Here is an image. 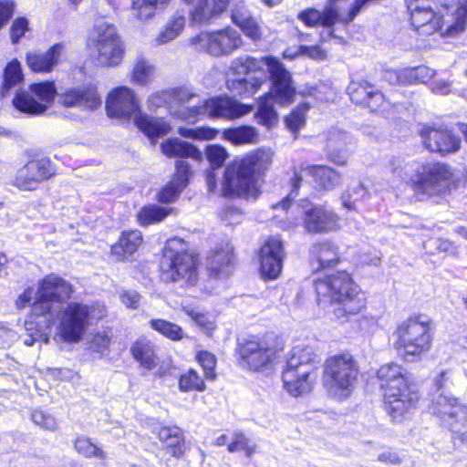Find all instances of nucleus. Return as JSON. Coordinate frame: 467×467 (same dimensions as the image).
<instances>
[{
  "mask_svg": "<svg viewBox=\"0 0 467 467\" xmlns=\"http://www.w3.org/2000/svg\"><path fill=\"white\" fill-rule=\"evenodd\" d=\"M142 243V234L138 230L123 232L119 241L111 246V254L117 260L132 255Z\"/></svg>",
  "mask_w": 467,
  "mask_h": 467,
  "instance_id": "34",
  "label": "nucleus"
},
{
  "mask_svg": "<svg viewBox=\"0 0 467 467\" xmlns=\"http://www.w3.org/2000/svg\"><path fill=\"white\" fill-rule=\"evenodd\" d=\"M272 162L270 150H257L228 165L224 171L222 192L224 196L256 198L259 194L258 175Z\"/></svg>",
  "mask_w": 467,
  "mask_h": 467,
  "instance_id": "5",
  "label": "nucleus"
},
{
  "mask_svg": "<svg viewBox=\"0 0 467 467\" xmlns=\"http://www.w3.org/2000/svg\"><path fill=\"white\" fill-rule=\"evenodd\" d=\"M297 56H305L316 60H324L327 57V53L318 46H299L295 52H292L291 49H286L284 52V57L287 58L293 59Z\"/></svg>",
  "mask_w": 467,
  "mask_h": 467,
  "instance_id": "53",
  "label": "nucleus"
},
{
  "mask_svg": "<svg viewBox=\"0 0 467 467\" xmlns=\"http://www.w3.org/2000/svg\"><path fill=\"white\" fill-rule=\"evenodd\" d=\"M158 437L172 456L179 458L184 453V437L178 427H162L158 432Z\"/></svg>",
  "mask_w": 467,
  "mask_h": 467,
  "instance_id": "36",
  "label": "nucleus"
},
{
  "mask_svg": "<svg viewBox=\"0 0 467 467\" xmlns=\"http://www.w3.org/2000/svg\"><path fill=\"white\" fill-rule=\"evenodd\" d=\"M392 187L410 186L415 193L434 196L445 192L451 182L449 167L437 161H405L393 158L389 163Z\"/></svg>",
  "mask_w": 467,
  "mask_h": 467,
  "instance_id": "2",
  "label": "nucleus"
},
{
  "mask_svg": "<svg viewBox=\"0 0 467 467\" xmlns=\"http://www.w3.org/2000/svg\"><path fill=\"white\" fill-rule=\"evenodd\" d=\"M263 67H266L269 73L271 94L277 104L286 106L293 103L296 88L292 76L284 65L273 57H264L260 59L240 57L232 60L226 81L228 89L243 97L254 96L267 79Z\"/></svg>",
  "mask_w": 467,
  "mask_h": 467,
  "instance_id": "1",
  "label": "nucleus"
},
{
  "mask_svg": "<svg viewBox=\"0 0 467 467\" xmlns=\"http://www.w3.org/2000/svg\"><path fill=\"white\" fill-rule=\"evenodd\" d=\"M182 310L190 317L200 327L206 331H212L215 327L214 317L209 313L202 312L197 307L192 306H183Z\"/></svg>",
  "mask_w": 467,
  "mask_h": 467,
  "instance_id": "47",
  "label": "nucleus"
},
{
  "mask_svg": "<svg viewBox=\"0 0 467 467\" xmlns=\"http://www.w3.org/2000/svg\"><path fill=\"white\" fill-rule=\"evenodd\" d=\"M230 0H196L191 10L192 21L195 24H210L223 14Z\"/></svg>",
  "mask_w": 467,
  "mask_h": 467,
  "instance_id": "27",
  "label": "nucleus"
},
{
  "mask_svg": "<svg viewBox=\"0 0 467 467\" xmlns=\"http://www.w3.org/2000/svg\"><path fill=\"white\" fill-rule=\"evenodd\" d=\"M23 80L24 75L21 64L17 59H14L5 67L3 83L0 88L1 97H7L11 89L22 83Z\"/></svg>",
  "mask_w": 467,
  "mask_h": 467,
  "instance_id": "38",
  "label": "nucleus"
},
{
  "mask_svg": "<svg viewBox=\"0 0 467 467\" xmlns=\"http://www.w3.org/2000/svg\"><path fill=\"white\" fill-rule=\"evenodd\" d=\"M161 279L166 283H181L192 286L197 283L196 257L187 252V244L174 237L166 242L161 262Z\"/></svg>",
  "mask_w": 467,
  "mask_h": 467,
  "instance_id": "13",
  "label": "nucleus"
},
{
  "mask_svg": "<svg viewBox=\"0 0 467 467\" xmlns=\"http://www.w3.org/2000/svg\"><path fill=\"white\" fill-rule=\"evenodd\" d=\"M377 376L384 391L385 409L393 422L410 420L419 401V393L409 383L407 371L400 365L381 366Z\"/></svg>",
  "mask_w": 467,
  "mask_h": 467,
  "instance_id": "4",
  "label": "nucleus"
},
{
  "mask_svg": "<svg viewBox=\"0 0 467 467\" xmlns=\"http://www.w3.org/2000/svg\"><path fill=\"white\" fill-rule=\"evenodd\" d=\"M308 109L307 103H301L285 118V124L291 131L297 132L305 125Z\"/></svg>",
  "mask_w": 467,
  "mask_h": 467,
  "instance_id": "51",
  "label": "nucleus"
},
{
  "mask_svg": "<svg viewBox=\"0 0 467 467\" xmlns=\"http://www.w3.org/2000/svg\"><path fill=\"white\" fill-rule=\"evenodd\" d=\"M185 25V13L176 11L169 17L162 29L156 36L154 39L155 44L158 46L165 45L176 39L183 31Z\"/></svg>",
  "mask_w": 467,
  "mask_h": 467,
  "instance_id": "35",
  "label": "nucleus"
},
{
  "mask_svg": "<svg viewBox=\"0 0 467 467\" xmlns=\"http://www.w3.org/2000/svg\"><path fill=\"white\" fill-rule=\"evenodd\" d=\"M109 343L110 337L109 332H99L91 339L89 348L93 352L99 354L100 357H105L109 355Z\"/></svg>",
  "mask_w": 467,
  "mask_h": 467,
  "instance_id": "57",
  "label": "nucleus"
},
{
  "mask_svg": "<svg viewBox=\"0 0 467 467\" xmlns=\"http://www.w3.org/2000/svg\"><path fill=\"white\" fill-rule=\"evenodd\" d=\"M171 209L158 205H149L143 207L138 213L140 224L147 226L157 223L164 220L170 213Z\"/></svg>",
  "mask_w": 467,
  "mask_h": 467,
  "instance_id": "45",
  "label": "nucleus"
},
{
  "mask_svg": "<svg viewBox=\"0 0 467 467\" xmlns=\"http://www.w3.org/2000/svg\"><path fill=\"white\" fill-rule=\"evenodd\" d=\"M228 156L227 150L220 145H209L205 149V157L213 168L222 167Z\"/></svg>",
  "mask_w": 467,
  "mask_h": 467,
  "instance_id": "56",
  "label": "nucleus"
},
{
  "mask_svg": "<svg viewBox=\"0 0 467 467\" xmlns=\"http://www.w3.org/2000/svg\"><path fill=\"white\" fill-rule=\"evenodd\" d=\"M233 246L225 242L215 246L207 258V267L214 277L227 276L232 270Z\"/></svg>",
  "mask_w": 467,
  "mask_h": 467,
  "instance_id": "28",
  "label": "nucleus"
},
{
  "mask_svg": "<svg viewBox=\"0 0 467 467\" xmlns=\"http://www.w3.org/2000/svg\"><path fill=\"white\" fill-rule=\"evenodd\" d=\"M57 88L53 81L36 82L16 90L12 104L29 116L43 115L54 103Z\"/></svg>",
  "mask_w": 467,
  "mask_h": 467,
  "instance_id": "18",
  "label": "nucleus"
},
{
  "mask_svg": "<svg viewBox=\"0 0 467 467\" xmlns=\"http://www.w3.org/2000/svg\"><path fill=\"white\" fill-rule=\"evenodd\" d=\"M424 146L432 152L442 155L457 151L461 140L447 129L423 126L420 131Z\"/></svg>",
  "mask_w": 467,
  "mask_h": 467,
  "instance_id": "23",
  "label": "nucleus"
},
{
  "mask_svg": "<svg viewBox=\"0 0 467 467\" xmlns=\"http://www.w3.org/2000/svg\"><path fill=\"white\" fill-rule=\"evenodd\" d=\"M228 451H243L247 457H251L255 450V444L252 443L242 432H235L232 441L228 444Z\"/></svg>",
  "mask_w": 467,
  "mask_h": 467,
  "instance_id": "55",
  "label": "nucleus"
},
{
  "mask_svg": "<svg viewBox=\"0 0 467 467\" xmlns=\"http://www.w3.org/2000/svg\"><path fill=\"white\" fill-rule=\"evenodd\" d=\"M368 195L367 189L361 182H357L348 187V189L342 194L341 200L343 206L351 211L356 210L357 202L364 201Z\"/></svg>",
  "mask_w": 467,
  "mask_h": 467,
  "instance_id": "46",
  "label": "nucleus"
},
{
  "mask_svg": "<svg viewBox=\"0 0 467 467\" xmlns=\"http://www.w3.org/2000/svg\"><path fill=\"white\" fill-rule=\"evenodd\" d=\"M365 105H367L371 111L380 112L387 117H389L391 109L395 107L386 100L384 95L377 90L376 88H374L373 92Z\"/></svg>",
  "mask_w": 467,
  "mask_h": 467,
  "instance_id": "52",
  "label": "nucleus"
},
{
  "mask_svg": "<svg viewBox=\"0 0 467 467\" xmlns=\"http://www.w3.org/2000/svg\"><path fill=\"white\" fill-rule=\"evenodd\" d=\"M358 375V366L352 355L338 354L326 360L323 383L329 395L344 400L353 392Z\"/></svg>",
  "mask_w": 467,
  "mask_h": 467,
  "instance_id": "14",
  "label": "nucleus"
},
{
  "mask_svg": "<svg viewBox=\"0 0 467 467\" xmlns=\"http://www.w3.org/2000/svg\"><path fill=\"white\" fill-rule=\"evenodd\" d=\"M374 88V86L366 81L351 82L348 87V93L353 102L365 105L373 92Z\"/></svg>",
  "mask_w": 467,
  "mask_h": 467,
  "instance_id": "49",
  "label": "nucleus"
},
{
  "mask_svg": "<svg viewBox=\"0 0 467 467\" xmlns=\"http://www.w3.org/2000/svg\"><path fill=\"white\" fill-rule=\"evenodd\" d=\"M435 75V70L427 66H418L413 67L404 68L398 72L389 71L386 78L389 80L395 78L397 82L402 84H417L426 83L431 79Z\"/></svg>",
  "mask_w": 467,
  "mask_h": 467,
  "instance_id": "33",
  "label": "nucleus"
},
{
  "mask_svg": "<svg viewBox=\"0 0 467 467\" xmlns=\"http://www.w3.org/2000/svg\"><path fill=\"white\" fill-rule=\"evenodd\" d=\"M301 178L295 173L293 182V190L288 197L284 199L281 202L273 205V209L276 210L281 208L284 211H288L292 207V212L285 222H281V227L285 230H291L298 226L301 222L304 223V227L308 233H327L334 231L338 226V217L337 214L325 207L314 206L307 204L300 207L298 204H291V195L296 196V191L299 187V181Z\"/></svg>",
  "mask_w": 467,
  "mask_h": 467,
  "instance_id": "9",
  "label": "nucleus"
},
{
  "mask_svg": "<svg viewBox=\"0 0 467 467\" xmlns=\"http://www.w3.org/2000/svg\"><path fill=\"white\" fill-rule=\"evenodd\" d=\"M337 0H329L328 5L322 12L315 8H307L301 11L297 18L307 26H316L321 25L325 27H332L336 21L342 22V18L346 16H340L338 7L335 5Z\"/></svg>",
  "mask_w": 467,
  "mask_h": 467,
  "instance_id": "26",
  "label": "nucleus"
},
{
  "mask_svg": "<svg viewBox=\"0 0 467 467\" xmlns=\"http://www.w3.org/2000/svg\"><path fill=\"white\" fill-rule=\"evenodd\" d=\"M223 137L235 145L251 144L257 141L258 132L254 127L241 126L225 130Z\"/></svg>",
  "mask_w": 467,
  "mask_h": 467,
  "instance_id": "43",
  "label": "nucleus"
},
{
  "mask_svg": "<svg viewBox=\"0 0 467 467\" xmlns=\"http://www.w3.org/2000/svg\"><path fill=\"white\" fill-rule=\"evenodd\" d=\"M238 27L243 31V33L249 37L250 39L256 41L262 37V28L258 22V20L251 16L246 21L242 23Z\"/></svg>",
  "mask_w": 467,
  "mask_h": 467,
  "instance_id": "62",
  "label": "nucleus"
},
{
  "mask_svg": "<svg viewBox=\"0 0 467 467\" xmlns=\"http://www.w3.org/2000/svg\"><path fill=\"white\" fill-rule=\"evenodd\" d=\"M355 147L354 139L339 130H329L326 137L325 150L331 161L345 165Z\"/></svg>",
  "mask_w": 467,
  "mask_h": 467,
  "instance_id": "25",
  "label": "nucleus"
},
{
  "mask_svg": "<svg viewBox=\"0 0 467 467\" xmlns=\"http://www.w3.org/2000/svg\"><path fill=\"white\" fill-rule=\"evenodd\" d=\"M29 31L28 20L26 17L16 18L10 27V37L14 44L19 42L22 36Z\"/></svg>",
  "mask_w": 467,
  "mask_h": 467,
  "instance_id": "63",
  "label": "nucleus"
},
{
  "mask_svg": "<svg viewBox=\"0 0 467 467\" xmlns=\"http://www.w3.org/2000/svg\"><path fill=\"white\" fill-rule=\"evenodd\" d=\"M407 6L412 26L417 30L424 28L426 34L441 31L444 36H455L465 29L467 9L463 6L452 14L446 11V15L434 13L427 0H408Z\"/></svg>",
  "mask_w": 467,
  "mask_h": 467,
  "instance_id": "11",
  "label": "nucleus"
},
{
  "mask_svg": "<svg viewBox=\"0 0 467 467\" xmlns=\"http://www.w3.org/2000/svg\"><path fill=\"white\" fill-rule=\"evenodd\" d=\"M74 292L73 286L62 277L50 274L38 282L37 290L28 288L16 300L18 308L32 305L36 315L53 316L67 304Z\"/></svg>",
  "mask_w": 467,
  "mask_h": 467,
  "instance_id": "7",
  "label": "nucleus"
},
{
  "mask_svg": "<svg viewBox=\"0 0 467 467\" xmlns=\"http://www.w3.org/2000/svg\"><path fill=\"white\" fill-rule=\"evenodd\" d=\"M317 303L333 307V316L340 323L351 321L366 307L367 297L346 271L337 272L315 282Z\"/></svg>",
  "mask_w": 467,
  "mask_h": 467,
  "instance_id": "3",
  "label": "nucleus"
},
{
  "mask_svg": "<svg viewBox=\"0 0 467 467\" xmlns=\"http://www.w3.org/2000/svg\"><path fill=\"white\" fill-rule=\"evenodd\" d=\"M431 413L443 421L462 442L467 443V407L443 392L437 393L429 407Z\"/></svg>",
  "mask_w": 467,
  "mask_h": 467,
  "instance_id": "20",
  "label": "nucleus"
},
{
  "mask_svg": "<svg viewBox=\"0 0 467 467\" xmlns=\"http://www.w3.org/2000/svg\"><path fill=\"white\" fill-rule=\"evenodd\" d=\"M196 50L202 51L214 57H228L239 49L243 36L232 26L213 31H202L189 39Z\"/></svg>",
  "mask_w": 467,
  "mask_h": 467,
  "instance_id": "17",
  "label": "nucleus"
},
{
  "mask_svg": "<svg viewBox=\"0 0 467 467\" xmlns=\"http://www.w3.org/2000/svg\"><path fill=\"white\" fill-rule=\"evenodd\" d=\"M65 45L57 43L45 53L32 51L26 55V63L34 72H50L59 62Z\"/></svg>",
  "mask_w": 467,
  "mask_h": 467,
  "instance_id": "29",
  "label": "nucleus"
},
{
  "mask_svg": "<svg viewBox=\"0 0 467 467\" xmlns=\"http://www.w3.org/2000/svg\"><path fill=\"white\" fill-rule=\"evenodd\" d=\"M183 189L184 187H181L179 183L171 180L160 191L158 200L164 203L172 202L178 198Z\"/></svg>",
  "mask_w": 467,
  "mask_h": 467,
  "instance_id": "60",
  "label": "nucleus"
},
{
  "mask_svg": "<svg viewBox=\"0 0 467 467\" xmlns=\"http://www.w3.org/2000/svg\"><path fill=\"white\" fill-rule=\"evenodd\" d=\"M179 388L184 392L193 390L203 391L205 389V383L196 370L189 369L181 376Z\"/></svg>",
  "mask_w": 467,
  "mask_h": 467,
  "instance_id": "50",
  "label": "nucleus"
},
{
  "mask_svg": "<svg viewBox=\"0 0 467 467\" xmlns=\"http://www.w3.org/2000/svg\"><path fill=\"white\" fill-rule=\"evenodd\" d=\"M155 347L150 341L138 340L131 348L133 358L147 370L153 369L158 363Z\"/></svg>",
  "mask_w": 467,
  "mask_h": 467,
  "instance_id": "37",
  "label": "nucleus"
},
{
  "mask_svg": "<svg viewBox=\"0 0 467 467\" xmlns=\"http://www.w3.org/2000/svg\"><path fill=\"white\" fill-rule=\"evenodd\" d=\"M32 420L35 424L47 431H54L58 427V423L56 418L50 413L42 410H35L33 411Z\"/></svg>",
  "mask_w": 467,
  "mask_h": 467,
  "instance_id": "58",
  "label": "nucleus"
},
{
  "mask_svg": "<svg viewBox=\"0 0 467 467\" xmlns=\"http://www.w3.org/2000/svg\"><path fill=\"white\" fill-rule=\"evenodd\" d=\"M252 109L251 105L243 104L231 97L223 96L199 101L198 105L193 106L192 109L183 108L180 116L182 120L192 122L201 116L234 120L248 114Z\"/></svg>",
  "mask_w": 467,
  "mask_h": 467,
  "instance_id": "16",
  "label": "nucleus"
},
{
  "mask_svg": "<svg viewBox=\"0 0 467 467\" xmlns=\"http://www.w3.org/2000/svg\"><path fill=\"white\" fill-rule=\"evenodd\" d=\"M272 99L277 103L270 90L259 99L258 109L255 113L257 122L267 128L272 127L277 120V114L274 109Z\"/></svg>",
  "mask_w": 467,
  "mask_h": 467,
  "instance_id": "42",
  "label": "nucleus"
},
{
  "mask_svg": "<svg viewBox=\"0 0 467 467\" xmlns=\"http://www.w3.org/2000/svg\"><path fill=\"white\" fill-rule=\"evenodd\" d=\"M91 57L101 67H116L124 56V45L116 26L103 19L97 20L88 36Z\"/></svg>",
  "mask_w": 467,
  "mask_h": 467,
  "instance_id": "15",
  "label": "nucleus"
},
{
  "mask_svg": "<svg viewBox=\"0 0 467 467\" xmlns=\"http://www.w3.org/2000/svg\"><path fill=\"white\" fill-rule=\"evenodd\" d=\"M56 174V167L47 157H36L16 169L8 183L23 192H34Z\"/></svg>",
  "mask_w": 467,
  "mask_h": 467,
  "instance_id": "21",
  "label": "nucleus"
},
{
  "mask_svg": "<svg viewBox=\"0 0 467 467\" xmlns=\"http://www.w3.org/2000/svg\"><path fill=\"white\" fill-rule=\"evenodd\" d=\"M312 175L317 184L325 189H333L341 182V177L334 169L326 166H311L306 169Z\"/></svg>",
  "mask_w": 467,
  "mask_h": 467,
  "instance_id": "39",
  "label": "nucleus"
},
{
  "mask_svg": "<svg viewBox=\"0 0 467 467\" xmlns=\"http://www.w3.org/2000/svg\"><path fill=\"white\" fill-rule=\"evenodd\" d=\"M105 315V308L88 306L80 302H70L57 309L47 321L56 327V337L64 343L79 342L92 320L99 319Z\"/></svg>",
  "mask_w": 467,
  "mask_h": 467,
  "instance_id": "8",
  "label": "nucleus"
},
{
  "mask_svg": "<svg viewBox=\"0 0 467 467\" xmlns=\"http://www.w3.org/2000/svg\"><path fill=\"white\" fill-rule=\"evenodd\" d=\"M239 364L251 371L270 368L279 358V350L266 336H251L238 347Z\"/></svg>",
  "mask_w": 467,
  "mask_h": 467,
  "instance_id": "19",
  "label": "nucleus"
},
{
  "mask_svg": "<svg viewBox=\"0 0 467 467\" xmlns=\"http://www.w3.org/2000/svg\"><path fill=\"white\" fill-rule=\"evenodd\" d=\"M73 445L75 451L84 458L100 461L108 458V453L85 435H78L73 441Z\"/></svg>",
  "mask_w": 467,
  "mask_h": 467,
  "instance_id": "40",
  "label": "nucleus"
},
{
  "mask_svg": "<svg viewBox=\"0 0 467 467\" xmlns=\"http://www.w3.org/2000/svg\"><path fill=\"white\" fill-rule=\"evenodd\" d=\"M191 174V167L187 161L182 160L176 161V172L172 181L179 183L181 187L185 188L189 182Z\"/></svg>",
  "mask_w": 467,
  "mask_h": 467,
  "instance_id": "64",
  "label": "nucleus"
},
{
  "mask_svg": "<svg viewBox=\"0 0 467 467\" xmlns=\"http://www.w3.org/2000/svg\"><path fill=\"white\" fill-rule=\"evenodd\" d=\"M149 325L151 329L172 341H178L183 337L182 328L175 323L157 318L151 319Z\"/></svg>",
  "mask_w": 467,
  "mask_h": 467,
  "instance_id": "44",
  "label": "nucleus"
},
{
  "mask_svg": "<svg viewBox=\"0 0 467 467\" xmlns=\"http://www.w3.org/2000/svg\"><path fill=\"white\" fill-rule=\"evenodd\" d=\"M197 360L202 367L207 379H214L216 377L214 368L216 365V358L208 351H200L197 354Z\"/></svg>",
  "mask_w": 467,
  "mask_h": 467,
  "instance_id": "59",
  "label": "nucleus"
},
{
  "mask_svg": "<svg viewBox=\"0 0 467 467\" xmlns=\"http://www.w3.org/2000/svg\"><path fill=\"white\" fill-rule=\"evenodd\" d=\"M178 133L183 138L209 140L217 136L218 130L210 127H198L195 129L182 127L178 130Z\"/></svg>",
  "mask_w": 467,
  "mask_h": 467,
  "instance_id": "54",
  "label": "nucleus"
},
{
  "mask_svg": "<svg viewBox=\"0 0 467 467\" xmlns=\"http://www.w3.org/2000/svg\"><path fill=\"white\" fill-rule=\"evenodd\" d=\"M161 152L170 158H192L200 161L202 158V151L190 142L179 138H171L161 144Z\"/></svg>",
  "mask_w": 467,
  "mask_h": 467,
  "instance_id": "31",
  "label": "nucleus"
},
{
  "mask_svg": "<svg viewBox=\"0 0 467 467\" xmlns=\"http://www.w3.org/2000/svg\"><path fill=\"white\" fill-rule=\"evenodd\" d=\"M285 250L278 237L268 238L259 252L260 272L264 278L275 279L283 269Z\"/></svg>",
  "mask_w": 467,
  "mask_h": 467,
  "instance_id": "22",
  "label": "nucleus"
},
{
  "mask_svg": "<svg viewBox=\"0 0 467 467\" xmlns=\"http://www.w3.org/2000/svg\"><path fill=\"white\" fill-rule=\"evenodd\" d=\"M58 103L65 108L95 109L101 105V99L94 86L71 88L57 94Z\"/></svg>",
  "mask_w": 467,
  "mask_h": 467,
  "instance_id": "24",
  "label": "nucleus"
},
{
  "mask_svg": "<svg viewBox=\"0 0 467 467\" xmlns=\"http://www.w3.org/2000/svg\"><path fill=\"white\" fill-rule=\"evenodd\" d=\"M153 73V66L144 58H139L132 69V80L141 86L147 85L151 81Z\"/></svg>",
  "mask_w": 467,
  "mask_h": 467,
  "instance_id": "48",
  "label": "nucleus"
},
{
  "mask_svg": "<svg viewBox=\"0 0 467 467\" xmlns=\"http://www.w3.org/2000/svg\"><path fill=\"white\" fill-rule=\"evenodd\" d=\"M340 261L338 247L329 241L316 243L311 247V262L317 270L334 267Z\"/></svg>",
  "mask_w": 467,
  "mask_h": 467,
  "instance_id": "30",
  "label": "nucleus"
},
{
  "mask_svg": "<svg viewBox=\"0 0 467 467\" xmlns=\"http://www.w3.org/2000/svg\"><path fill=\"white\" fill-rule=\"evenodd\" d=\"M106 110L108 116L112 119L121 120L133 119L137 128L150 140L162 137L171 131L168 122L142 112L134 90L126 86L117 87L109 93Z\"/></svg>",
  "mask_w": 467,
  "mask_h": 467,
  "instance_id": "6",
  "label": "nucleus"
},
{
  "mask_svg": "<svg viewBox=\"0 0 467 467\" xmlns=\"http://www.w3.org/2000/svg\"><path fill=\"white\" fill-rule=\"evenodd\" d=\"M171 94L173 100L179 104L176 109H171V113L180 119H182L180 113L183 108L192 109L193 106L198 105L199 101L202 102L204 100L192 88L185 87L175 88Z\"/></svg>",
  "mask_w": 467,
  "mask_h": 467,
  "instance_id": "41",
  "label": "nucleus"
},
{
  "mask_svg": "<svg viewBox=\"0 0 467 467\" xmlns=\"http://www.w3.org/2000/svg\"><path fill=\"white\" fill-rule=\"evenodd\" d=\"M394 348L407 362L420 360L431 348V321L420 315H413L400 322L394 331Z\"/></svg>",
  "mask_w": 467,
  "mask_h": 467,
  "instance_id": "10",
  "label": "nucleus"
},
{
  "mask_svg": "<svg viewBox=\"0 0 467 467\" xmlns=\"http://www.w3.org/2000/svg\"><path fill=\"white\" fill-rule=\"evenodd\" d=\"M316 354L310 347L296 346L289 352L283 369L285 390L293 397L310 392L316 378Z\"/></svg>",
  "mask_w": 467,
  "mask_h": 467,
  "instance_id": "12",
  "label": "nucleus"
},
{
  "mask_svg": "<svg viewBox=\"0 0 467 467\" xmlns=\"http://www.w3.org/2000/svg\"><path fill=\"white\" fill-rule=\"evenodd\" d=\"M171 0H130L131 16L138 22H147L163 11Z\"/></svg>",
  "mask_w": 467,
  "mask_h": 467,
  "instance_id": "32",
  "label": "nucleus"
},
{
  "mask_svg": "<svg viewBox=\"0 0 467 467\" xmlns=\"http://www.w3.org/2000/svg\"><path fill=\"white\" fill-rule=\"evenodd\" d=\"M252 16L244 1L234 2L231 7V19L235 26H240Z\"/></svg>",
  "mask_w": 467,
  "mask_h": 467,
  "instance_id": "61",
  "label": "nucleus"
}]
</instances>
